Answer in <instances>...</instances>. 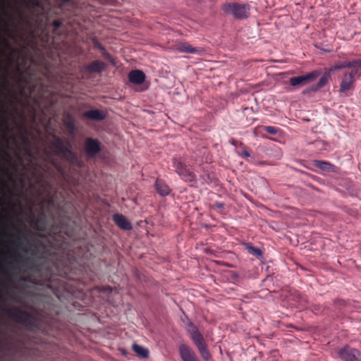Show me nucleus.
I'll return each instance as SVG.
<instances>
[{
	"mask_svg": "<svg viewBox=\"0 0 361 361\" xmlns=\"http://www.w3.org/2000/svg\"><path fill=\"white\" fill-rule=\"evenodd\" d=\"M186 325L187 330L190 336V338L197 348L200 355L204 360H209L212 358V355L208 350L207 344L205 339L204 338L203 335L200 333L197 327L194 325L192 322L188 321Z\"/></svg>",
	"mask_w": 361,
	"mask_h": 361,
	"instance_id": "nucleus-1",
	"label": "nucleus"
},
{
	"mask_svg": "<svg viewBox=\"0 0 361 361\" xmlns=\"http://www.w3.org/2000/svg\"><path fill=\"white\" fill-rule=\"evenodd\" d=\"M51 149L54 154L61 156L71 164L79 165V160L75 153H74L68 144H65L64 141L59 137H54V140L50 144Z\"/></svg>",
	"mask_w": 361,
	"mask_h": 361,
	"instance_id": "nucleus-2",
	"label": "nucleus"
},
{
	"mask_svg": "<svg viewBox=\"0 0 361 361\" xmlns=\"http://www.w3.org/2000/svg\"><path fill=\"white\" fill-rule=\"evenodd\" d=\"M222 10L226 14L232 15L236 19H245L250 16V6L238 3H226L222 6Z\"/></svg>",
	"mask_w": 361,
	"mask_h": 361,
	"instance_id": "nucleus-3",
	"label": "nucleus"
},
{
	"mask_svg": "<svg viewBox=\"0 0 361 361\" xmlns=\"http://www.w3.org/2000/svg\"><path fill=\"white\" fill-rule=\"evenodd\" d=\"M6 312L8 317L26 327H32L35 324V319L32 314L18 307L8 309Z\"/></svg>",
	"mask_w": 361,
	"mask_h": 361,
	"instance_id": "nucleus-4",
	"label": "nucleus"
},
{
	"mask_svg": "<svg viewBox=\"0 0 361 361\" xmlns=\"http://www.w3.org/2000/svg\"><path fill=\"white\" fill-rule=\"evenodd\" d=\"M173 167L178 176L185 182H195L196 180V175L191 171L182 161L180 157L173 158Z\"/></svg>",
	"mask_w": 361,
	"mask_h": 361,
	"instance_id": "nucleus-5",
	"label": "nucleus"
},
{
	"mask_svg": "<svg viewBox=\"0 0 361 361\" xmlns=\"http://www.w3.org/2000/svg\"><path fill=\"white\" fill-rule=\"evenodd\" d=\"M361 67H356L350 71H345L342 75L340 83V92L341 93H347L348 91L353 90L355 86V78L358 74L359 69Z\"/></svg>",
	"mask_w": 361,
	"mask_h": 361,
	"instance_id": "nucleus-6",
	"label": "nucleus"
},
{
	"mask_svg": "<svg viewBox=\"0 0 361 361\" xmlns=\"http://www.w3.org/2000/svg\"><path fill=\"white\" fill-rule=\"evenodd\" d=\"M339 357L344 361H361V352L348 346L338 350Z\"/></svg>",
	"mask_w": 361,
	"mask_h": 361,
	"instance_id": "nucleus-7",
	"label": "nucleus"
},
{
	"mask_svg": "<svg viewBox=\"0 0 361 361\" xmlns=\"http://www.w3.org/2000/svg\"><path fill=\"white\" fill-rule=\"evenodd\" d=\"M321 72L319 71H314L304 75H300L290 78V85L293 87L302 86L308 82L314 80L319 76Z\"/></svg>",
	"mask_w": 361,
	"mask_h": 361,
	"instance_id": "nucleus-8",
	"label": "nucleus"
},
{
	"mask_svg": "<svg viewBox=\"0 0 361 361\" xmlns=\"http://www.w3.org/2000/svg\"><path fill=\"white\" fill-rule=\"evenodd\" d=\"M84 150L89 157H94L101 151V143L97 139L87 137L85 140Z\"/></svg>",
	"mask_w": 361,
	"mask_h": 361,
	"instance_id": "nucleus-9",
	"label": "nucleus"
},
{
	"mask_svg": "<svg viewBox=\"0 0 361 361\" xmlns=\"http://www.w3.org/2000/svg\"><path fill=\"white\" fill-rule=\"evenodd\" d=\"M179 353L183 361H200L194 350L186 344L180 345Z\"/></svg>",
	"mask_w": 361,
	"mask_h": 361,
	"instance_id": "nucleus-10",
	"label": "nucleus"
},
{
	"mask_svg": "<svg viewBox=\"0 0 361 361\" xmlns=\"http://www.w3.org/2000/svg\"><path fill=\"white\" fill-rule=\"evenodd\" d=\"M176 49L180 53L200 54L203 52L202 48L192 47L187 42H180L176 45Z\"/></svg>",
	"mask_w": 361,
	"mask_h": 361,
	"instance_id": "nucleus-11",
	"label": "nucleus"
},
{
	"mask_svg": "<svg viewBox=\"0 0 361 361\" xmlns=\"http://www.w3.org/2000/svg\"><path fill=\"white\" fill-rule=\"evenodd\" d=\"M356 67H361V59L340 62L336 64L334 66H333L330 69V71H336L345 68H350V70H352Z\"/></svg>",
	"mask_w": 361,
	"mask_h": 361,
	"instance_id": "nucleus-12",
	"label": "nucleus"
},
{
	"mask_svg": "<svg viewBox=\"0 0 361 361\" xmlns=\"http://www.w3.org/2000/svg\"><path fill=\"white\" fill-rule=\"evenodd\" d=\"M115 224L121 229L129 231L132 228L130 222L121 214H116L113 216Z\"/></svg>",
	"mask_w": 361,
	"mask_h": 361,
	"instance_id": "nucleus-13",
	"label": "nucleus"
},
{
	"mask_svg": "<svg viewBox=\"0 0 361 361\" xmlns=\"http://www.w3.org/2000/svg\"><path fill=\"white\" fill-rule=\"evenodd\" d=\"M128 80L133 84L141 85L145 80V75L140 70H133L128 73Z\"/></svg>",
	"mask_w": 361,
	"mask_h": 361,
	"instance_id": "nucleus-14",
	"label": "nucleus"
},
{
	"mask_svg": "<svg viewBox=\"0 0 361 361\" xmlns=\"http://www.w3.org/2000/svg\"><path fill=\"white\" fill-rule=\"evenodd\" d=\"M105 68V63L99 60H95L85 67V70L90 73H101Z\"/></svg>",
	"mask_w": 361,
	"mask_h": 361,
	"instance_id": "nucleus-15",
	"label": "nucleus"
},
{
	"mask_svg": "<svg viewBox=\"0 0 361 361\" xmlns=\"http://www.w3.org/2000/svg\"><path fill=\"white\" fill-rule=\"evenodd\" d=\"M155 188L157 193L161 196H166L171 192V189L169 185L161 179H157L155 182Z\"/></svg>",
	"mask_w": 361,
	"mask_h": 361,
	"instance_id": "nucleus-16",
	"label": "nucleus"
},
{
	"mask_svg": "<svg viewBox=\"0 0 361 361\" xmlns=\"http://www.w3.org/2000/svg\"><path fill=\"white\" fill-rule=\"evenodd\" d=\"M83 116L85 118L97 121H102L106 117L105 114L99 109H92L87 111L84 113Z\"/></svg>",
	"mask_w": 361,
	"mask_h": 361,
	"instance_id": "nucleus-17",
	"label": "nucleus"
},
{
	"mask_svg": "<svg viewBox=\"0 0 361 361\" xmlns=\"http://www.w3.org/2000/svg\"><path fill=\"white\" fill-rule=\"evenodd\" d=\"M63 124L67 130L68 133L71 135H74L76 129L74 118L71 114H66L64 116Z\"/></svg>",
	"mask_w": 361,
	"mask_h": 361,
	"instance_id": "nucleus-18",
	"label": "nucleus"
},
{
	"mask_svg": "<svg viewBox=\"0 0 361 361\" xmlns=\"http://www.w3.org/2000/svg\"><path fill=\"white\" fill-rule=\"evenodd\" d=\"M314 166L324 171H335L336 166L330 162L321 160H314Z\"/></svg>",
	"mask_w": 361,
	"mask_h": 361,
	"instance_id": "nucleus-19",
	"label": "nucleus"
},
{
	"mask_svg": "<svg viewBox=\"0 0 361 361\" xmlns=\"http://www.w3.org/2000/svg\"><path fill=\"white\" fill-rule=\"evenodd\" d=\"M330 73H325L319 79V82L311 87L310 91L316 92L325 86L330 79Z\"/></svg>",
	"mask_w": 361,
	"mask_h": 361,
	"instance_id": "nucleus-20",
	"label": "nucleus"
},
{
	"mask_svg": "<svg viewBox=\"0 0 361 361\" xmlns=\"http://www.w3.org/2000/svg\"><path fill=\"white\" fill-rule=\"evenodd\" d=\"M133 350L136 353V355L141 358H147L149 355L147 349L140 345L133 344Z\"/></svg>",
	"mask_w": 361,
	"mask_h": 361,
	"instance_id": "nucleus-21",
	"label": "nucleus"
},
{
	"mask_svg": "<svg viewBox=\"0 0 361 361\" xmlns=\"http://www.w3.org/2000/svg\"><path fill=\"white\" fill-rule=\"evenodd\" d=\"M247 250L249 253L255 256L257 258H260L262 257V252L260 249L255 247L252 245H247Z\"/></svg>",
	"mask_w": 361,
	"mask_h": 361,
	"instance_id": "nucleus-22",
	"label": "nucleus"
},
{
	"mask_svg": "<svg viewBox=\"0 0 361 361\" xmlns=\"http://www.w3.org/2000/svg\"><path fill=\"white\" fill-rule=\"evenodd\" d=\"M259 128L273 135H277L280 131L278 128L274 126H259Z\"/></svg>",
	"mask_w": 361,
	"mask_h": 361,
	"instance_id": "nucleus-23",
	"label": "nucleus"
},
{
	"mask_svg": "<svg viewBox=\"0 0 361 361\" xmlns=\"http://www.w3.org/2000/svg\"><path fill=\"white\" fill-rule=\"evenodd\" d=\"M296 296L298 298L297 302L298 303V306L305 307L307 305V299L305 296L299 293H296Z\"/></svg>",
	"mask_w": 361,
	"mask_h": 361,
	"instance_id": "nucleus-24",
	"label": "nucleus"
},
{
	"mask_svg": "<svg viewBox=\"0 0 361 361\" xmlns=\"http://www.w3.org/2000/svg\"><path fill=\"white\" fill-rule=\"evenodd\" d=\"M243 148V151L241 152H238V154L243 157V158H248L250 157V154L247 149V147L243 145V146L241 147Z\"/></svg>",
	"mask_w": 361,
	"mask_h": 361,
	"instance_id": "nucleus-25",
	"label": "nucleus"
},
{
	"mask_svg": "<svg viewBox=\"0 0 361 361\" xmlns=\"http://www.w3.org/2000/svg\"><path fill=\"white\" fill-rule=\"evenodd\" d=\"M11 245L13 247L20 249L23 251H27V250L22 246V243L19 241L18 238H17L16 241L13 242Z\"/></svg>",
	"mask_w": 361,
	"mask_h": 361,
	"instance_id": "nucleus-26",
	"label": "nucleus"
},
{
	"mask_svg": "<svg viewBox=\"0 0 361 361\" xmlns=\"http://www.w3.org/2000/svg\"><path fill=\"white\" fill-rule=\"evenodd\" d=\"M224 207V204L223 202H214L212 204V208L216 210H220Z\"/></svg>",
	"mask_w": 361,
	"mask_h": 361,
	"instance_id": "nucleus-27",
	"label": "nucleus"
},
{
	"mask_svg": "<svg viewBox=\"0 0 361 361\" xmlns=\"http://www.w3.org/2000/svg\"><path fill=\"white\" fill-rule=\"evenodd\" d=\"M53 27L56 30L62 25V21L59 19L55 20L52 23Z\"/></svg>",
	"mask_w": 361,
	"mask_h": 361,
	"instance_id": "nucleus-28",
	"label": "nucleus"
},
{
	"mask_svg": "<svg viewBox=\"0 0 361 361\" xmlns=\"http://www.w3.org/2000/svg\"><path fill=\"white\" fill-rule=\"evenodd\" d=\"M30 4L35 7H41L42 3L40 0H29Z\"/></svg>",
	"mask_w": 361,
	"mask_h": 361,
	"instance_id": "nucleus-29",
	"label": "nucleus"
},
{
	"mask_svg": "<svg viewBox=\"0 0 361 361\" xmlns=\"http://www.w3.org/2000/svg\"><path fill=\"white\" fill-rule=\"evenodd\" d=\"M230 143L235 147H242L244 145L243 142H239L234 139L231 140Z\"/></svg>",
	"mask_w": 361,
	"mask_h": 361,
	"instance_id": "nucleus-30",
	"label": "nucleus"
},
{
	"mask_svg": "<svg viewBox=\"0 0 361 361\" xmlns=\"http://www.w3.org/2000/svg\"><path fill=\"white\" fill-rule=\"evenodd\" d=\"M51 163H52L53 166L57 169L58 171H59L61 173L62 172L63 169H62L61 166L56 161L52 160Z\"/></svg>",
	"mask_w": 361,
	"mask_h": 361,
	"instance_id": "nucleus-31",
	"label": "nucleus"
},
{
	"mask_svg": "<svg viewBox=\"0 0 361 361\" xmlns=\"http://www.w3.org/2000/svg\"><path fill=\"white\" fill-rule=\"evenodd\" d=\"M11 257H12L14 259L15 263L18 264L19 259H20L22 258V256L20 255L19 254H15L14 255L11 256Z\"/></svg>",
	"mask_w": 361,
	"mask_h": 361,
	"instance_id": "nucleus-32",
	"label": "nucleus"
},
{
	"mask_svg": "<svg viewBox=\"0 0 361 361\" xmlns=\"http://www.w3.org/2000/svg\"><path fill=\"white\" fill-rule=\"evenodd\" d=\"M6 267L8 269L13 270L16 269L14 263H6Z\"/></svg>",
	"mask_w": 361,
	"mask_h": 361,
	"instance_id": "nucleus-33",
	"label": "nucleus"
},
{
	"mask_svg": "<svg viewBox=\"0 0 361 361\" xmlns=\"http://www.w3.org/2000/svg\"><path fill=\"white\" fill-rule=\"evenodd\" d=\"M23 142H24L26 145H27L29 144V140H28V139H27L26 137H23Z\"/></svg>",
	"mask_w": 361,
	"mask_h": 361,
	"instance_id": "nucleus-34",
	"label": "nucleus"
},
{
	"mask_svg": "<svg viewBox=\"0 0 361 361\" xmlns=\"http://www.w3.org/2000/svg\"><path fill=\"white\" fill-rule=\"evenodd\" d=\"M0 273L2 274H4V275H7L8 274V272L6 270L2 269H0Z\"/></svg>",
	"mask_w": 361,
	"mask_h": 361,
	"instance_id": "nucleus-35",
	"label": "nucleus"
},
{
	"mask_svg": "<svg viewBox=\"0 0 361 361\" xmlns=\"http://www.w3.org/2000/svg\"><path fill=\"white\" fill-rule=\"evenodd\" d=\"M260 129L259 127L256 128L255 130H254V134L255 135H257L258 134L257 131L258 130Z\"/></svg>",
	"mask_w": 361,
	"mask_h": 361,
	"instance_id": "nucleus-36",
	"label": "nucleus"
},
{
	"mask_svg": "<svg viewBox=\"0 0 361 361\" xmlns=\"http://www.w3.org/2000/svg\"><path fill=\"white\" fill-rule=\"evenodd\" d=\"M61 1L64 2V3H66V2H68L70 1L71 0H61Z\"/></svg>",
	"mask_w": 361,
	"mask_h": 361,
	"instance_id": "nucleus-37",
	"label": "nucleus"
}]
</instances>
